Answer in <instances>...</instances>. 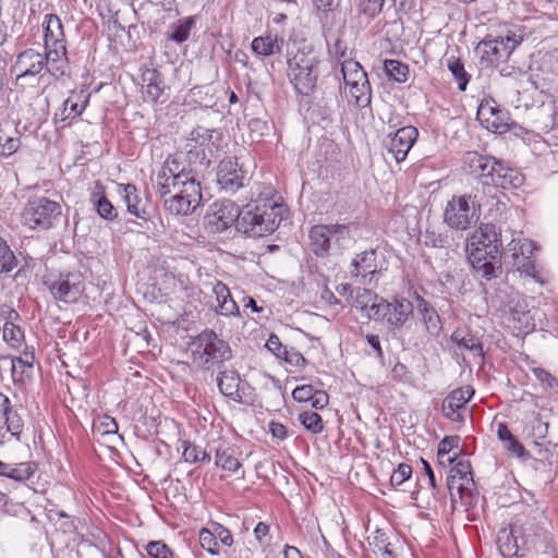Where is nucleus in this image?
Listing matches in <instances>:
<instances>
[{
	"instance_id": "f257e3e1",
	"label": "nucleus",
	"mask_w": 558,
	"mask_h": 558,
	"mask_svg": "<svg viewBox=\"0 0 558 558\" xmlns=\"http://www.w3.org/2000/svg\"><path fill=\"white\" fill-rule=\"evenodd\" d=\"M222 136L216 129L195 126L186 137L185 153L169 156L156 175L154 187L165 198V209L171 215L187 216L202 203L201 171L220 146Z\"/></svg>"
},
{
	"instance_id": "f03ea898",
	"label": "nucleus",
	"mask_w": 558,
	"mask_h": 558,
	"mask_svg": "<svg viewBox=\"0 0 558 558\" xmlns=\"http://www.w3.org/2000/svg\"><path fill=\"white\" fill-rule=\"evenodd\" d=\"M282 220V207L272 202L247 204L238 220L236 230L252 238L271 234Z\"/></svg>"
},
{
	"instance_id": "7ed1b4c3",
	"label": "nucleus",
	"mask_w": 558,
	"mask_h": 558,
	"mask_svg": "<svg viewBox=\"0 0 558 558\" xmlns=\"http://www.w3.org/2000/svg\"><path fill=\"white\" fill-rule=\"evenodd\" d=\"M318 64V56L310 46H303L288 59V76L299 94L310 95L315 89Z\"/></svg>"
},
{
	"instance_id": "20e7f679",
	"label": "nucleus",
	"mask_w": 558,
	"mask_h": 558,
	"mask_svg": "<svg viewBox=\"0 0 558 558\" xmlns=\"http://www.w3.org/2000/svg\"><path fill=\"white\" fill-rule=\"evenodd\" d=\"M356 228L355 222L315 225L308 232L310 250L317 257H326L331 250V240L335 245L343 248L345 242L352 239V230Z\"/></svg>"
},
{
	"instance_id": "39448f33",
	"label": "nucleus",
	"mask_w": 558,
	"mask_h": 558,
	"mask_svg": "<svg viewBox=\"0 0 558 558\" xmlns=\"http://www.w3.org/2000/svg\"><path fill=\"white\" fill-rule=\"evenodd\" d=\"M192 359L197 366L209 369L231 359V349L213 330H204L192 342Z\"/></svg>"
},
{
	"instance_id": "423d86ee",
	"label": "nucleus",
	"mask_w": 558,
	"mask_h": 558,
	"mask_svg": "<svg viewBox=\"0 0 558 558\" xmlns=\"http://www.w3.org/2000/svg\"><path fill=\"white\" fill-rule=\"evenodd\" d=\"M62 213L61 205L46 196H31L21 214L24 226L32 230L53 228Z\"/></svg>"
},
{
	"instance_id": "0eeeda50",
	"label": "nucleus",
	"mask_w": 558,
	"mask_h": 558,
	"mask_svg": "<svg viewBox=\"0 0 558 558\" xmlns=\"http://www.w3.org/2000/svg\"><path fill=\"white\" fill-rule=\"evenodd\" d=\"M476 206L471 195L452 196L446 205L444 221L452 229L466 230L478 219Z\"/></svg>"
},
{
	"instance_id": "6e6552de",
	"label": "nucleus",
	"mask_w": 558,
	"mask_h": 558,
	"mask_svg": "<svg viewBox=\"0 0 558 558\" xmlns=\"http://www.w3.org/2000/svg\"><path fill=\"white\" fill-rule=\"evenodd\" d=\"M45 284L56 300L64 303H75L84 292V280L80 272L50 276Z\"/></svg>"
},
{
	"instance_id": "1a4fd4ad",
	"label": "nucleus",
	"mask_w": 558,
	"mask_h": 558,
	"mask_svg": "<svg viewBox=\"0 0 558 558\" xmlns=\"http://www.w3.org/2000/svg\"><path fill=\"white\" fill-rule=\"evenodd\" d=\"M43 26L45 41V53H43L44 58H47V61L50 60V57L53 60L68 58L63 25L58 15L46 14Z\"/></svg>"
},
{
	"instance_id": "9d476101",
	"label": "nucleus",
	"mask_w": 558,
	"mask_h": 558,
	"mask_svg": "<svg viewBox=\"0 0 558 558\" xmlns=\"http://www.w3.org/2000/svg\"><path fill=\"white\" fill-rule=\"evenodd\" d=\"M241 210L232 201L216 202L210 206L209 211L205 216L207 226L213 232H223L232 225H238Z\"/></svg>"
},
{
	"instance_id": "9b49d317",
	"label": "nucleus",
	"mask_w": 558,
	"mask_h": 558,
	"mask_svg": "<svg viewBox=\"0 0 558 558\" xmlns=\"http://www.w3.org/2000/svg\"><path fill=\"white\" fill-rule=\"evenodd\" d=\"M511 251L512 267L521 275L537 279V270L535 268L536 245L529 239L512 240L509 244Z\"/></svg>"
},
{
	"instance_id": "f8f14e48",
	"label": "nucleus",
	"mask_w": 558,
	"mask_h": 558,
	"mask_svg": "<svg viewBox=\"0 0 558 558\" xmlns=\"http://www.w3.org/2000/svg\"><path fill=\"white\" fill-rule=\"evenodd\" d=\"M250 178L246 171L239 165L236 159L226 158L219 162L217 183L225 192L234 194L244 187Z\"/></svg>"
},
{
	"instance_id": "ddd939ff",
	"label": "nucleus",
	"mask_w": 558,
	"mask_h": 558,
	"mask_svg": "<svg viewBox=\"0 0 558 558\" xmlns=\"http://www.w3.org/2000/svg\"><path fill=\"white\" fill-rule=\"evenodd\" d=\"M476 119L494 133L502 134L509 130V113L501 109L494 99H483L477 108Z\"/></svg>"
},
{
	"instance_id": "4468645a",
	"label": "nucleus",
	"mask_w": 558,
	"mask_h": 558,
	"mask_svg": "<svg viewBox=\"0 0 558 558\" xmlns=\"http://www.w3.org/2000/svg\"><path fill=\"white\" fill-rule=\"evenodd\" d=\"M521 43L515 34L484 39L480 47L483 51V59L490 64L506 62L515 47Z\"/></svg>"
},
{
	"instance_id": "2eb2a0df",
	"label": "nucleus",
	"mask_w": 558,
	"mask_h": 558,
	"mask_svg": "<svg viewBox=\"0 0 558 558\" xmlns=\"http://www.w3.org/2000/svg\"><path fill=\"white\" fill-rule=\"evenodd\" d=\"M89 93L85 89L72 90L62 106L54 112L53 121L68 125L70 121L78 118L89 101Z\"/></svg>"
},
{
	"instance_id": "dca6fc26",
	"label": "nucleus",
	"mask_w": 558,
	"mask_h": 558,
	"mask_svg": "<svg viewBox=\"0 0 558 558\" xmlns=\"http://www.w3.org/2000/svg\"><path fill=\"white\" fill-rule=\"evenodd\" d=\"M44 70V56L33 48H28L17 54L11 72L15 74L16 80L35 77Z\"/></svg>"
},
{
	"instance_id": "f3484780",
	"label": "nucleus",
	"mask_w": 558,
	"mask_h": 558,
	"mask_svg": "<svg viewBox=\"0 0 558 558\" xmlns=\"http://www.w3.org/2000/svg\"><path fill=\"white\" fill-rule=\"evenodd\" d=\"M350 272L353 277H362V283L372 286L377 282V254L375 250L357 254L351 262Z\"/></svg>"
},
{
	"instance_id": "a211bd4d",
	"label": "nucleus",
	"mask_w": 558,
	"mask_h": 558,
	"mask_svg": "<svg viewBox=\"0 0 558 558\" xmlns=\"http://www.w3.org/2000/svg\"><path fill=\"white\" fill-rule=\"evenodd\" d=\"M473 395L474 390L470 386L452 390L441 403L444 416L453 422H462L463 415L461 411L465 410V404Z\"/></svg>"
},
{
	"instance_id": "6ab92c4d",
	"label": "nucleus",
	"mask_w": 558,
	"mask_h": 558,
	"mask_svg": "<svg viewBox=\"0 0 558 558\" xmlns=\"http://www.w3.org/2000/svg\"><path fill=\"white\" fill-rule=\"evenodd\" d=\"M418 132L416 128L408 125L400 128L390 137L388 143V151L393 156L397 162L403 161L413 144L417 138Z\"/></svg>"
},
{
	"instance_id": "aec40b11",
	"label": "nucleus",
	"mask_w": 558,
	"mask_h": 558,
	"mask_svg": "<svg viewBox=\"0 0 558 558\" xmlns=\"http://www.w3.org/2000/svg\"><path fill=\"white\" fill-rule=\"evenodd\" d=\"M463 163L471 174L478 178H489L492 180L498 160L476 151H466L463 156Z\"/></svg>"
},
{
	"instance_id": "412c9836",
	"label": "nucleus",
	"mask_w": 558,
	"mask_h": 558,
	"mask_svg": "<svg viewBox=\"0 0 558 558\" xmlns=\"http://www.w3.org/2000/svg\"><path fill=\"white\" fill-rule=\"evenodd\" d=\"M413 314V304L407 299H395L389 302L386 324L393 333L400 330Z\"/></svg>"
},
{
	"instance_id": "4be33fe9",
	"label": "nucleus",
	"mask_w": 558,
	"mask_h": 558,
	"mask_svg": "<svg viewBox=\"0 0 558 558\" xmlns=\"http://www.w3.org/2000/svg\"><path fill=\"white\" fill-rule=\"evenodd\" d=\"M17 319H20V314L15 310L7 307V315L1 328L2 338L12 349L16 350L22 348L25 340L23 329L14 323Z\"/></svg>"
},
{
	"instance_id": "5701e85b",
	"label": "nucleus",
	"mask_w": 558,
	"mask_h": 558,
	"mask_svg": "<svg viewBox=\"0 0 558 558\" xmlns=\"http://www.w3.org/2000/svg\"><path fill=\"white\" fill-rule=\"evenodd\" d=\"M495 168V173L489 182L493 185L501 189H518L523 185L524 177L519 170L510 168L500 161H498Z\"/></svg>"
},
{
	"instance_id": "b1692460",
	"label": "nucleus",
	"mask_w": 558,
	"mask_h": 558,
	"mask_svg": "<svg viewBox=\"0 0 558 558\" xmlns=\"http://www.w3.org/2000/svg\"><path fill=\"white\" fill-rule=\"evenodd\" d=\"M493 245H499V248H501L499 234L497 233L495 225L492 223L482 225L466 239V247L480 246L492 248Z\"/></svg>"
},
{
	"instance_id": "393cba45",
	"label": "nucleus",
	"mask_w": 558,
	"mask_h": 558,
	"mask_svg": "<svg viewBox=\"0 0 558 558\" xmlns=\"http://www.w3.org/2000/svg\"><path fill=\"white\" fill-rule=\"evenodd\" d=\"M416 301L417 313L421 315V319L423 322L426 332L432 338L438 337L440 331L442 330V324L439 315L425 299L417 296Z\"/></svg>"
},
{
	"instance_id": "a878e982",
	"label": "nucleus",
	"mask_w": 558,
	"mask_h": 558,
	"mask_svg": "<svg viewBox=\"0 0 558 558\" xmlns=\"http://www.w3.org/2000/svg\"><path fill=\"white\" fill-rule=\"evenodd\" d=\"M213 293L215 294L217 305L215 306V311L225 316L238 315L239 306L234 302L229 291V288L221 281H216L211 288Z\"/></svg>"
},
{
	"instance_id": "bb28decb",
	"label": "nucleus",
	"mask_w": 558,
	"mask_h": 558,
	"mask_svg": "<svg viewBox=\"0 0 558 558\" xmlns=\"http://www.w3.org/2000/svg\"><path fill=\"white\" fill-rule=\"evenodd\" d=\"M119 193L126 205L128 211L136 218L148 220V213L145 206H142V198L133 184H120Z\"/></svg>"
},
{
	"instance_id": "cd10ccee",
	"label": "nucleus",
	"mask_w": 558,
	"mask_h": 558,
	"mask_svg": "<svg viewBox=\"0 0 558 558\" xmlns=\"http://www.w3.org/2000/svg\"><path fill=\"white\" fill-rule=\"evenodd\" d=\"M142 82L145 97L156 102L163 93L165 82L160 72L156 69H145L142 73Z\"/></svg>"
},
{
	"instance_id": "c85d7f7f",
	"label": "nucleus",
	"mask_w": 558,
	"mask_h": 558,
	"mask_svg": "<svg viewBox=\"0 0 558 558\" xmlns=\"http://www.w3.org/2000/svg\"><path fill=\"white\" fill-rule=\"evenodd\" d=\"M450 339L454 342L460 349L468 350L473 353L475 356L484 357L483 344L480 338L465 328L456 329Z\"/></svg>"
},
{
	"instance_id": "c756f323",
	"label": "nucleus",
	"mask_w": 558,
	"mask_h": 558,
	"mask_svg": "<svg viewBox=\"0 0 558 558\" xmlns=\"http://www.w3.org/2000/svg\"><path fill=\"white\" fill-rule=\"evenodd\" d=\"M90 202L97 210V214L106 220H114L118 211L112 203L106 197L105 189L100 182L95 183V187L90 194Z\"/></svg>"
},
{
	"instance_id": "7c9ffc66",
	"label": "nucleus",
	"mask_w": 558,
	"mask_h": 558,
	"mask_svg": "<svg viewBox=\"0 0 558 558\" xmlns=\"http://www.w3.org/2000/svg\"><path fill=\"white\" fill-rule=\"evenodd\" d=\"M240 384V375L234 369L220 371L217 375L219 391L230 399L238 400L241 398L239 395Z\"/></svg>"
},
{
	"instance_id": "2f4dec72",
	"label": "nucleus",
	"mask_w": 558,
	"mask_h": 558,
	"mask_svg": "<svg viewBox=\"0 0 558 558\" xmlns=\"http://www.w3.org/2000/svg\"><path fill=\"white\" fill-rule=\"evenodd\" d=\"M473 482L472 470L469 461L460 460L450 470V475L447 478V486L451 492L457 488L460 493L464 489V484Z\"/></svg>"
},
{
	"instance_id": "473e14b6",
	"label": "nucleus",
	"mask_w": 558,
	"mask_h": 558,
	"mask_svg": "<svg viewBox=\"0 0 558 558\" xmlns=\"http://www.w3.org/2000/svg\"><path fill=\"white\" fill-rule=\"evenodd\" d=\"M493 253L495 255L490 256V259L472 265L476 275L487 281L497 278L502 272L501 251L494 250Z\"/></svg>"
},
{
	"instance_id": "72a5a7b5",
	"label": "nucleus",
	"mask_w": 558,
	"mask_h": 558,
	"mask_svg": "<svg viewBox=\"0 0 558 558\" xmlns=\"http://www.w3.org/2000/svg\"><path fill=\"white\" fill-rule=\"evenodd\" d=\"M35 362V350L26 345L22 354L12 360V375L14 379L23 380L24 375L29 376Z\"/></svg>"
},
{
	"instance_id": "f704fd0d",
	"label": "nucleus",
	"mask_w": 558,
	"mask_h": 558,
	"mask_svg": "<svg viewBox=\"0 0 558 558\" xmlns=\"http://www.w3.org/2000/svg\"><path fill=\"white\" fill-rule=\"evenodd\" d=\"M360 298L365 299L367 302L373 301L369 306L367 304L362 306V310L367 311L368 318L374 320H386L387 311H389L388 301L379 298L376 294H373L369 290H364Z\"/></svg>"
},
{
	"instance_id": "c9c22d12",
	"label": "nucleus",
	"mask_w": 558,
	"mask_h": 558,
	"mask_svg": "<svg viewBox=\"0 0 558 558\" xmlns=\"http://www.w3.org/2000/svg\"><path fill=\"white\" fill-rule=\"evenodd\" d=\"M236 454V449L231 446L217 447L215 450L216 465L228 472H236L242 465Z\"/></svg>"
},
{
	"instance_id": "e433bc0d",
	"label": "nucleus",
	"mask_w": 558,
	"mask_h": 558,
	"mask_svg": "<svg viewBox=\"0 0 558 558\" xmlns=\"http://www.w3.org/2000/svg\"><path fill=\"white\" fill-rule=\"evenodd\" d=\"M282 39L279 41L277 36H259L253 39L252 50L262 57H268L281 52Z\"/></svg>"
},
{
	"instance_id": "4c0bfd02",
	"label": "nucleus",
	"mask_w": 558,
	"mask_h": 558,
	"mask_svg": "<svg viewBox=\"0 0 558 558\" xmlns=\"http://www.w3.org/2000/svg\"><path fill=\"white\" fill-rule=\"evenodd\" d=\"M509 312L512 316V319L521 324L523 327L529 328L531 315L527 310V304L525 299L517 293L509 302H508Z\"/></svg>"
},
{
	"instance_id": "58836bf2",
	"label": "nucleus",
	"mask_w": 558,
	"mask_h": 558,
	"mask_svg": "<svg viewBox=\"0 0 558 558\" xmlns=\"http://www.w3.org/2000/svg\"><path fill=\"white\" fill-rule=\"evenodd\" d=\"M369 82H361L349 85V101L359 108H365L371 104Z\"/></svg>"
},
{
	"instance_id": "ea45409f",
	"label": "nucleus",
	"mask_w": 558,
	"mask_h": 558,
	"mask_svg": "<svg viewBox=\"0 0 558 558\" xmlns=\"http://www.w3.org/2000/svg\"><path fill=\"white\" fill-rule=\"evenodd\" d=\"M341 72L347 86L350 84L368 81L367 74L361 64L352 59L342 61Z\"/></svg>"
},
{
	"instance_id": "a19ab883",
	"label": "nucleus",
	"mask_w": 558,
	"mask_h": 558,
	"mask_svg": "<svg viewBox=\"0 0 558 558\" xmlns=\"http://www.w3.org/2000/svg\"><path fill=\"white\" fill-rule=\"evenodd\" d=\"M19 266V259L7 241L0 236V277L7 276Z\"/></svg>"
},
{
	"instance_id": "79ce46f5",
	"label": "nucleus",
	"mask_w": 558,
	"mask_h": 558,
	"mask_svg": "<svg viewBox=\"0 0 558 558\" xmlns=\"http://www.w3.org/2000/svg\"><path fill=\"white\" fill-rule=\"evenodd\" d=\"M195 25V17L190 16L184 20H179L177 23L171 25L172 32L168 34V39L182 44L190 37V32Z\"/></svg>"
},
{
	"instance_id": "37998d69",
	"label": "nucleus",
	"mask_w": 558,
	"mask_h": 558,
	"mask_svg": "<svg viewBox=\"0 0 558 558\" xmlns=\"http://www.w3.org/2000/svg\"><path fill=\"white\" fill-rule=\"evenodd\" d=\"M384 69L386 74L399 83H404L408 80L409 66L398 60L389 59L385 60Z\"/></svg>"
},
{
	"instance_id": "c03bdc74",
	"label": "nucleus",
	"mask_w": 558,
	"mask_h": 558,
	"mask_svg": "<svg viewBox=\"0 0 558 558\" xmlns=\"http://www.w3.org/2000/svg\"><path fill=\"white\" fill-rule=\"evenodd\" d=\"M3 414L4 424L7 425V428H4L5 433H10L13 437H15L19 440L20 435L22 434L23 430L22 417L15 410L9 407H5Z\"/></svg>"
},
{
	"instance_id": "a18cd8bd",
	"label": "nucleus",
	"mask_w": 558,
	"mask_h": 558,
	"mask_svg": "<svg viewBox=\"0 0 558 558\" xmlns=\"http://www.w3.org/2000/svg\"><path fill=\"white\" fill-rule=\"evenodd\" d=\"M36 471V464L34 462H23L19 464H9L8 476L9 478L24 482L29 480Z\"/></svg>"
},
{
	"instance_id": "49530a36",
	"label": "nucleus",
	"mask_w": 558,
	"mask_h": 558,
	"mask_svg": "<svg viewBox=\"0 0 558 558\" xmlns=\"http://www.w3.org/2000/svg\"><path fill=\"white\" fill-rule=\"evenodd\" d=\"M299 421L305 429L313 434H319L324 429L322 416L312 411H304L299 414Z\"/></svg>"
},
{
	"instance_id": "de8ad7c7",
	"label": "nucleus",
	"mask_w": 558,
	"mask_h": 558,
	"mask_svg": "<svg viewBox=\"0 0 558 558\" xmlns=\"http://www.w3.org/2000/svg\"><path fill=\"white\" fill-rule=\"evenodd\" d=\"M44 69L53 76L54 78H60L62 76L69 75V60L68 58L52 59L47 61V58H44Z\"/></svg>"
},
{
	"instance_id": "09e8293b",
	"label": "nucleus",
	"mask_w": 558,
	"mask_h": 558,
	"mask_svg": "<svg viewBox=\"0 0 558 558\" xmlns=\"http://www.w3.org/2000/svg\"><path fill=\"white\" fill-rule=\"evenodd\" d=\"M448 69L457 81L459 89L465 90L470 81V75L465 72L462 62L459 59L451 57L448 59Z\"/></svg>"
},
{
	"instance_id": "8fccbe9b",
	"label": "nucleus",
	"mask_w": 558,
	"mask_h": 558,
	"mask_svg": "<svg viewBox=\"0 0 558 558\" xmlns=\"http://www.w3.org/2000/svg\"><path fill=\"white\" fill-rule=\"evenodd\" d=\"M199 545L211 556H219L220 548L209 527H203L198 532Z\"/></svg>"
},
{
	"instance_id": "3c124183",
	"label": "nucleus",
	"mask_w": 558,
	"mask_h": 558,
	"mask_svg": "<svg viewBox=\"0 0 558 558\" xmlns=\"http://www.w3.org/2000/svg\"><path fill=\"white\" fill-rule=\"evenodd\" d=\"M423 242L426 246L430 247H449L451 245V239L448 234L439 233L430 229H426L423 233Z\"/></svg>"
},
{
	"instance_id": "603ef678",
	"label": "nucleus",
	"mask_w": 558,
	"mask_h": 558,
	"mask_svg": "<svg viewBox=\"0 0 558 558\" xmlns=\"http://www.w3.org/2000/svg\"><path fill=\"white\" fill-rule=\"evenodd\" d=\"M468 253V259L470 260L471 265L478 264L480 262H486L490 259V256L495 255L493 251H501L499 248V245H493L492 248H484L480 246H472L466 247Z\"/></svg>"
},
{
	"instance_id": "864d4df0",
	"label": "nucleus",
	"mask_w": 558,
	"mask_h": 558,
	"mask_svg": "<svg viewBox=\"0 0 558 558\" xmlns=\"http://www.w3.org/2000/svg\"><path fill=\"white\" fill-rule=\"evenodd\" d=\"M94 432L107 436V435H114L118 432V423L116 420L109 415H102L99 416L94 422Z\"/></svg>"
},
{
	"instance_id": "5fc2aeb1",
	"label": "nucleus",
	"mask_w": 558,
	"mask_h": 558,
	"mask_svg": "<svg viewBox=\"0 0 558 558\" xmlns=\"http://www.w3.org/2000/svg\"><path fill=\"white\" fill-rule=\"evenodd\" d=\"M384 4L385 0H361L359 13L374 19L381 12Z\"/></svg>"
},
{
	"instance_id": "6e6d98bb",
	"label": "nucleus",
	"mask_w": 558,
	"mask_h": 558,
	"mask_svg": "<svg viewBox=\"0 0 558 558\" xmlns=\"http://www.w3.org/2000/svg\"><path fill=\"white\" fill-rule=\"evenodd\" d=\"M216 541L220 542L223 546L230 547L233 545V536L229 529L218 522H211L209 526Z\"/></svg>"
},
{
	"instance_id": "4d7b16f0",
	"label": "nucleus",
	"mask_w": 558,
	"mask_h": 558,
	"mask_svg": "<svg viewBox=\"0 0 558 558\" xmlns=\"http://www.w3.org/2000/svg\"><path fill=\"white\" fill-rule=\"evenodd\" d=\"M182 457L185 462L187 463H198L199 462V456L203 449L195 444L191 442L190 440H183L182 445Z\"/></svg>"
},
{
	"instance_id": "13d9d810",
	"label": "nucleus",
	"mask_w": 558,
	"mask_h": 558,
	"mask_svg": "<svg viewBox=\"0 0 558 558\" xmlns=\"http://www.w3.org/2000/svg\"><path fill=\"white\" fill-rule=\"evenodd\" d=\"M459 442V436H446L442 440H440L437 452L440 463H445V461L442 460L445 456H447L452 449L458 448Z\"/></svg>"
},
{
	"instance_id": "bf43d9fd",
	"label": "nucleus",
	"mask_w": 558,
	"mask_h": 558,
	"mask_svg": "<svg viewBox=\"0 0 558 558\" xmlns=\"http://www.w3.org/2000/svg\"><path fill=\"white\" fill-rule=\"evenodd\" d=\"M146 551L151 558H166L171 549L162 541H151L146 545Z\"/></svg>"
},
{
	"instance_id": "052dcab7",
	"label": "nucleus",
	"mask_w": 558,
	"mask_h": 558,
	"mask_svg": "<svg viewBox=\"0 0 558 558\" xmlns=\"http://www.w3.org/2000/svg\"><path fill=\"white\" fill-rule=\"evenodd\" d=\"M412 474V468L407 463H401L397 470H395L390 476V483L392 486H400Z\"/></svg>"
},
{
	"instance_id": "680f3d73",
	"label": "nucleus",
	"mask_w": 558,
	"mask_h": 558,
	"mask_svg": "<svg viewBox=\"0 0 558 558\" xmlns=\"http://www.w3.org/2000/svg\"><path fill=\"white\" fill-rule=\"evenodd\" d=\"M20 147V138L0 135V153L4 156H10Z\"/></svg>"
},
{
	"instance_id": "e2e57ef3",
	"label": "nucleus",
	"mask_w": 558,
	"mask_h": 558,
	"mask_svg": "<svg viewBox=\"0 0 558 558\" xmlns=\"http://www.w3.org/2000/svg\"><path fill=\"white\" fill-rule=\"evenodd\" d=\"M266 348L278 359H281L284 354H288V348L283 345L279 337L274 333L268 338Z\"/></svg>"
},
{
	"instance_id": "0e129e2a",
	"label": "nucleus",
	"mask_w": 558,
	"mask_h": 558,
	"mask_svg": "<svg viewBox=\"0 0 558 558\" xmlns=\"http://www.w3.org/2000/svg\"><path fill=\"white\" fill-rule=\"evenodd\" d=\"M314 392H315V389L312 385H302V386L296 387L292 391V397L298 402H307V401H311Z\"/></svg>"
},
{
	"instance_id": "69168bd1",
	"label": "nucleus",
	"mask_w": 558,
	"mask_h": 558,
	"mask_svg": "<svg viewBox=\"0 0 558 558\" xmlns=\"http://www.w3.org/2000/svg\"><path fill=\"white\" fill-rule=\"evenodd\" d=\"M533 374L547 388H554L558 386V380L544 368L536 367L533 369Z\"/></svg>"
},
{
	"instance_id": "338daca9",
	"label": "nucleus",
	"mask_w": 558,
	"mask_h": 558,
	"mask_svg": "<svg viewBox=\"0 0 558 558\" xmlns=\"http://www.w3.org/2000/svg\"><path fill=\"white\" fill-rule=\"evenodd\" d=\"M502 445L507 451H509L510 453L518 458L524 457L526 454L524 447L522 446V444L518 441V439L514 436L511 437L509 440L502 442Z\"/></svg>"
},
{
	"instance_id": "774afa93",
	"label": "nucleus",
	"mask_w": 558,
	"mask_h": 558,
	"mask_svg": "<svg viewBox=\"0 0 558 558\" xmlns=\"http://www.w3.org/2000/svg\"><path fill=\"white\" fill-rule=\"evenodd\" d=\"M329 402L328 395L323 390H315L312 399L311 404L315 409H324Z\"/></svg>"
}]
</instances>
